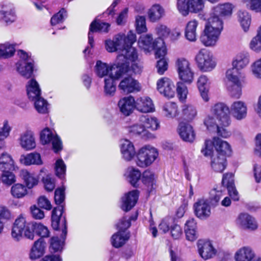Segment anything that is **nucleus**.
<instances>
[{"instance_id": "f257e3e1", "label": "nucleus", "mask_w": 261, "mask_h": 261, "mask_svg": "<svg viewBox=\"0 0 261 261\" xmlns=\"http://www.w3.org/2000/svg\"><path fill=\"white\" fill-rule=\"evenodd\" d=\"M33 227L36 232L41 238L49 236L48 228L41 223H36L35 225L27 221L25 218L22 215H20L15 221L12 229L11 235L16 241H19L22 234L30 239H34Z\"/></svg>"}, {"instance_id": "f03ea898", "label": "nucleus", "mask_w": 261, "mask_h": 261, "mask_svg": "<svg viewBox=\"0 0 261 261\" xmlns=\"http://www.w3.org/2000/svg\"><path fill=\"white\" fill-rule=\"evenodd\" d=\"M63 207L58 206L54 208L51 215V226L55 230H62L61 239L58 237L50 239V250L51 252H61L63 248L64 240L67 234V226L65 218H62Z\"/></svg>"}, {"instance_id": "7ed1b4c3", "label": "nucleus", "mask_w": 261, "mask_h": 261, "mask_svg": "<svg viewBox=\"0 0 261 261\" xmlns=\"http://www.w3.org/2000/svg\"><path fill=\"white\" fill-rule=\"evenodd\" d=\"M223 21L216 17H209L207 19V22L200 38L204 46L211 47L216 45L223 30Z\"/></svg>"}, {"instance_id": "20e7f679", "label": "nucleus", "mask_w": 261, "mask_h": 261, "mask_svg": "<svg viewBox=\"0 0 261 261\" xmlns=\"http://www.w3.org/2000/svg\"><path fill=\"white\" fill-rule=\"evenodd\" d=\"M136 40V36L132 31H129L126 35V42L124 47L121 49L117 56V61L135 62L138 59V54L136 49L132 46Z\"/></svg>"}, {"instance_id": "39448f33", "label": "nucleus", "mask_w": 261, "mask_h": 261, "mask_svg": "<svg viewBox=\"0 0 261 261\" xmlns=\"http://www.w3.org/2000/svg\"><path fill=\"white\" fill-rule=\"evenodd\" d=\"M20 60L16 64L17 71L23 77L29 79L33 73L34 61L28 53L22 50L18 52Z\"/></svg>"}, {"instance_id": "423d86ee", "label": "nucleus", "mask_w": 261, "mask_h": 261, "mask_svg": "<svg viewBox=\"0 0 261 261\" xmlns=\"http://www.w3.org/2000/svg\"><path fill=\"white\" fill-rule=\"evenodd\" d=\"M158 156L157 150L150 145L140 148L137 154V165L142 168L146 167L156 160Z\"/></svg>"}, {"instance_id": "0eeeda50", "label": "nucleus", "mask_w": 261, "mask_h": 261, "mask_svg": "<svg viewBox=\"0 0 261 261\" xmlns=\"http://www.w3.org/2000/svg\"><path fill=\"white\" fill-rule=\"evenodd\" d=\"M195 60L199 70L202 72H210L213 70L216 63L213 56L206 49H201L195 57Z\"/></svg>"}, {"instance_id": "6e6552de", "label": "nucleus", "mask_w": 261, "mask_h": 261, "mask_svg": "<svg viewBox=\"0 0 261 261\" xmlns=\"http://www.w3.org/2000/svg\"><path fill=\"white\" fill-rule=\"evenodd\" d=\"M210 112L219 121V124L224 126H228L230 124L229 116V108L223 102H217L213 105L210 109Z\"/></svg>"}, {"instance_id": "1a4fd4ad", "label": "nucleus", "mask_w": 261, "mask_h": 261, "mask_svg": "<svg viewBox=\"0 0 261 261\" xmlns=\"http://www.w3.org/2000/svg\"><path fill=\"white\" fill-rule=\"evenodd\" d=\"M176 7L183 16H187L189 12L197 13L204 7L203 0H177Z\"/></svg>"}, {"instance_id": "9d476101", "label": "nucleus", "mask_w": 261, "mask_h": 261, "mask_svg": "<svg viewBox=\"0 0 261 261\" xmlns=\"http://www.w3.org/2000/svg\"><path fill=\"white\" fill-rule=\"evenodd\" d=\"M175 67L179 79L185 83L191 84L194 79V72L190 67V63L184 58H178L175 62Z\"/></svg>"}, {"instance_id": "9b49d317", "label": "nucleus", "mask_w": 261, "mask_h": 261, "mask_svg": "<svg viewBox=\"0 0 261 261\" xmlns=\"http://www.w3.org/2000/svg\"><path fill=\"white\" fill-rule=\"evenodd\" d=\"M204 125L210 131L216 132L218 135L222 138H227L230 136L231 133L226 127L220 124L219 121L214 115H208L204 118L203 121Z\"/></svg>"}, {"instance_id": "f8f14e48", "label": "nucleus", "mask_w": 261, "mask_h": 261, "mask_svg": "<svg viewBox=\"0 0 261 261\" xmlns=\"http://www.w3.org/2000/svg\"><path fill=\"white\" fill-rule=\"evenodd\" d=\"M197 248L200 256L204 260L213 258L217 253V249L210 241L199 240L197 242Z\"/></svg>"}, {"instance_id": "ddd939ff", "label": "nucleus", "mask_w": 261, "mask_h": 261, "mask_svg": "<svg viewBox=\"0 0 261 261\" xmlns=\"http://www.w3.org/2000/svg\"><path fill=\"white\" fill-rule=\"evenodd\" d=\"M126 39V36L125 35L119 34L116 35L112 40H106L105 47L106 50L110 53L117 51L119 54L121 49H122L124 47Z\"/></svg>"}, {"instance_id": "4468645a", "label": "nucleus", "mask_w": 261, "mask_h": 261, "mask_svg": "<svg viewBox=\"0 0 261 261\" xmlns=\"http://www.w3.org/2000/svg\"><path fill=\"white\" fill-rule=\"evenodd\" d=\"M40 140L43 144L51 142L53 149L58 152L62 149V143L57 136H54L51 131L48 128L43 129L40 134Z\"/></svg>"}, {"instance_id": "2eb2a0df", "label": "nucleus", "mask_w": 261, "mask_h": 261, "mask_svg": "<svg viewBox=\"0 0 261 261\" xmlns=\"http://www.w3.org/2000/svg\"><path fill=\"white\" fill-rule=\"evenodd\" d=\"M247 105L245 102L237 100L231 103L229 113L236 120H242L247 117Z\"/></svg>"}, {"instance_id": "dca6fc26", "label": "nucleus", "mask_w": 261, "mask_h": 261, "mask_svg": "<svg viewBox=\"0 0 261 261\" xmlns=\"http://www.w3.org/2000/svg\"><path fill=\"white\" fill-rule=\"evenodd\" d=\"M157 89L164 96L172 98L174 96L175 86L172 81L168 77H162L157 82Z\"/></svg>"}, {"instance_id": "f3484780", "label": "nucleus", "mask_w": 261, "mask_h": 261, "mask_svg": "<svg viewBox=\"0 0 261 261\" xmlns=\"http://www.w3.org/2000/svg\"><path fill=\"white\" fill-rule=\"evenodd\" d=\"M195 215L201 219L208 218L211 214V207L207 199L201 198L198 199L194 204Z\"/></svg>"}, {"instance_id": "a211bd4d", "label": "nucleus", "mask_w": 261, "mask_h": 261, "mask_svg": "<svg viewBox=\"0 0 261 261\" xmlns=\"http://www.w3.org/2000/svg\"><path fill=\"white\" fill-rule=\"evenodd\" d=\"M18 142L20 147L26 151L34 149L36 146L34 133L31 130H27L21 133Z\"/></svg>"}, {"instance_id": "6ab92c4d", "label": "nucleus", "mask_w": 261, "mask_h": 261, "mask_svg": "<svg viewBox=\"0 0 261 261\" xmlns=\"http://www.w3.org/2000/svg\"><path fill=\"white\" fill-rule=\"evenodd\" d=\"M139 197V192L133 190L126 193L121 198V209L125 211H130L136 204Z\"/></svg>"}, {"instance_id": "aec40b11", "label": "nucleus", "mask_w": 261, "mask_h": 261, "mask_svg": "<svg viewBox=\"0 0 261 261\" xmlns=\"http://www.w3.org/2000/svg\"><path fill=\"white\" fill-rule=\"evenodd\" d=\"M118 87L126 93L138 92L141 90L140 84L131 76L124 78L120 82Z\"/></svg>"}, {"instance_id": "412c9836", "label": "nucleus", "mask_w": 261, "mask_h": 261, "mask_svg": "<svg viewBox=\"0 0 261 261\" xmlns=\"http://www.w3.org/2000/svg\"><path fill=\"white\" fill-rule=\"evenodd\" d=\"M178 133L180 138L185 141L192 142L196 135L193 126L185 122H180L178 127Z\"/></svg>"}, {"instance_id": "4be33fe9", "label": "nucleus", "mask_w": 261, "mask_h": 261, "mask_svg": "<svg viewBox=\"0 0 261 261\" xmlns=\"http://www.w3.org/2000/svg\"><path fill=\"white\" fill-rule=\"evenodd\" d=\"M236 223L244 229L255 230L257 224L255 219L247 213L240 214L236 219Z\"/></svg>"}, {"instance_id": "5701e85b", "label": "nucleus", "mask_w": 261, "mask_h": 261, "mask_svg": "<svg viewBox=\"0 0 261 261\" xmlns=\"http://www.w3.org/2000/svg\"><path fill=\"white\" fill-rule=\"evenodd\" d=\"M110 24L108 23L93 21L90 24L88 33V42L91 47L94 45L93 33L96 32L107 33L109 30Z\"/></svg>"}, {"instance_id": "b1692460", "label": "nucleus", "mask_w": 261, "mask_h": 261, "mask_svg": "<svg viewBox=\"0 0 261 261\" xmlns=\"http://www.w3.org/2000/svg\"><path fill=\"white\" fill-rule=\"evenodd\" d=\"M120 147L123 159L127 161L132 160L136 154V150L133 143L127 139L122 140Z\"/></svg>"}, {"instance_id": "393cba45", "label": "nucleus", "mask_w": 261, "mask_h": 261, "mask_svg": "<svg viewBox=\"0 0 261 261\" xmlns=\"http://www.w3.org/2000/svg\"><path fill=\"white\" fill-rule=\"evenodd\" d=\"M232 6L231 4L229 3L220 4L213 8L210 17H216L223 21L221 17L230 15L232 13Z\"/></svg>"}, {"instance_id": "a878e982", "label": "nucleus", "mask_w": 261, "mask_h": 261, "mask_svg": "<svg viewBox=\"0 0 261 261\" xmlns=\"http://www.w3.org/2000/svg\"><path fill=\"white\" fill-rule=\"evenodd\" d=\"M120 112L125 116L129 115L135 108V100L133 96L124 97L118 103Z\"/></svg>"}, {"instance_id": "bb28decb", "label": "nucleus", "mask_w": 261, "mask_h": 261, "mask_svg": "<svg viewBox=\"0 0 261 261\" xmlns=\"http://www.w3.org/2000/svg\"><path fill=\"white\" fill-rule=\"evenodd\" d=\"M213 145L216 150V153L225 157L230 155L231 148L230 144L227 141L222 140L218 137H214Z\"/></svg>"}, {"instance_id": "cd10ccee", "label": "nucleus", "mask_w": 261, "mask_h": 261, "mask_svg": "<svg viewBox=\"0 0 261 261\" xmlns=\"http://www.w3.org/2000/svg\"><path fill=\"white\" fill-rule=\"evenodd\" d=\"M117 64L111 65V72L110 75L115 79H118L126 74L129 70V62L117 61Z\"/></svg>"}, {"instance_id": "c85d7f7f", "label": "nucleus", "mask_w": 261, "mask_h": 261, "mask_svg": "<svg viewBox=\"0 0 261 261\" xmlns=\"http://www.w3.org/2000/svg\"><path fill=\"white\" fill-rule=\"evenodd\" d=\"M227 166L226 157L217 153L212 154L211 156V166L216 172H222Z\"/></svg>"}, {"instance_id": "c756f323", "label": "nucleus", "mask_w": 261, "mask_h": 261, "mask_svg": "<svg viewBox=\"0 0 261 261\" xmlns=\"http://www.w3.org/2000/svg\"><path fill=\"white\" fill-rule=\"evenodd\" d=\"M185 232L186 239L189 241H194L198 237L197 223L193 218L188 220L185 225Z\"/></svg>"}, {"instance_id": "7c9ffc66", "label": "nucleus", "mask_w": 261, "mask_h": 261, "mask_svg": "<svg viewBox=\"0 0 261 261\" xmlns=\"http://www.w3.org/2000/svg\"><path fill=\"white\" fill-rule=\"evenodd\" d=\"M135 108L142 113L151 112L154 110L152 100L148 97H141L135 101Z\"/></svg>"}, {"instance_id": "2f4dec72", "label": "nucleus", "mask_w": 261, "mask_h": 261, "mask_svg": "<svg viewBox=\"0 0 261 261\" xmlns=\"http://www.w3.org/2000/svg\"><path fill=\"white\" fill-rule=\"evenodd\" d=\"M254 257V251L249 246L240 248L234 254V259L236 261H251Z\"/></svg>"}, {"instance_id": "473e14b6", "label": "nucleus", "mask_w": 261, "mask_h": 261, "mask_svg": "<svg viewBox=\"0 0 261 261\" xmlns=\"http://www.w3.org/2000/svg\"><path fill=\"white\" fill-rule=\"evenodd\" d=\"M199 24L197 20L194 19L189 21L185 28V35L187 40L194 42L197 39V29Z\"/></svg>"}, {"instance_id": "72a5a7b5", "label": "nucleus", "mask_w": 261, "mask_h": 261, "mask_svg": "<svg viewBox=\"0 0 261 261\" xmlns=\"http://www.w3.org/2000/svg\"><path fill=\"white\" fill-rule=\"evenodd\" d=\"M19 161L25 166L31 165H41L43 164L40 154L36 152H31L25 155H21Z\"/></svg>"}, {"instance_id": "f704fd0d", "label": "nucleus", "mask_w": 261, "mask_h": 261, "mask_svg": "<svg viewBox=\"0 0 261 261\" xmlns=\"http://www.w3.org/2000/svg\"><path fill=\"white\" fill-rule=\"evenodd\" d=\"M157 39L153 41L152 36L151 34L142 35L138 40L139 47L145 51L149 52L154 48Z\"/></svg>"}, {"instance_id": "c9c22d12", "label": "nucleus", "mask_w": 261, "mask_h": 261, "mask_svg": "<svg viewBox=\"0 0 261 261\" xmlns=\"http://www.w3.org/2000/svg\"><path fill=\"white\" fill-rule=\"evenodd\" d=\"M208 79L205 75H202L199 76L197 81V87L200 93L201 97L205 102H207L209 99Z\"/></svg>"}, {"instance_id": "e433bc0d", "label": "nucleus", "mask_w": 261, "mask_h": 261, "mask_svg": "<svg viewBox=\"0 0 261 261\" xmlns=\"http://www.w3.org/2000/svg\"><path fill=\"white\" fill-rule=\"evenodd\" d=\"M250 62V55L247 52H242L236 55L234 58L232 65V67L238 70L245 68Z\"/></svg>"}, {"instance_id": "4c0bfd02", "label": "nucleus", "mask_w": 261, "mask_h": 261, "mask_svg": "<svg viewBox=\"0 0 261 261\" xmlns=\"http://www.w3.org/2000/svg\"><path fill=\"white\" fill-rule=\"evenodd\" d=\"M27 94L31 100H34L41 97V89L38 82L32 79L28 82L27 85Z\"/></svg>"}, {"instance_id": "58836bf2", "label": "nucleus", "mask_w": 261, "mask_h": 261, "mask_svg": "<svg viewBox=\"0 0 261 261\" xmlns=\"http://www.w3.org/2000/svg\"><path fill=\"white\" fill-rule=\"evenodd\" d=\"M1 19L6 23H11L15 21V15L13 7L11 4H6L3 5L0 11Z\"/></svg>"}, {"instance_id": "ea45409f", "label": "nucleus", "mask_w": 261, "mask_h": 261, "mask_svg": "<svg viewBox=\"0 0 261 261\" xmlns=\"http://www.w3.org/2000/svg\"><path fill=\"white\" fill-rule=\"evenodd\" d=\"M139 122L144 125L146 130L149 129L154 131L159 129L160 127V122L156 118L148 115H142L140 116Z\"/></svg>"}, {"instance_id": "a19ab883", "label": "nucleus", "mask_w": 261, "mask_h": 261, "mask_svg": "<svg viewBox=\"0 0 261 261\" xmlns=\"http://www.w3.org/2000/svg\"><path fill=\"white\" fill-rule=\"evenodd\" d=\"M226 77L230 84H242L245 78L242 72L233 67L227 70Z\"/></svg>"}, {"instance_id": "79ce46f5", "label": "nucleus", "mask_w": 261, "mask_h": 261, "mask_svg": "<svg viewBox=\"0 0 261 261\" xmlns=\"http://www.w3.org/2000/svg\"><path fill=\"white\" fill-rule=\"evenodd\" d=\"M15 165L11 155L7 152H3L0 155V170H14Z\"/></svg>"}, {"instance_id": "37998d69", "label": "nucleus", "mask_w": 261, "mask_h": 261, "mask_svg": "<svg viewBox=\"0 0 261 261\" xmlns=\"http://www.w3.org/2000/svg\"><path fill=\"white\" fill-rule=\"evenodd\" d=\"M45 244L42 238H40L35 241L31 249L30 258L35 259L43 255L45 252Z\"/></svg>"}, {"instance_id": "c03bdc74", "label": "nucleus", "mask_w": 261, "mask_h": 261, "mask_svg": "<svg viewBox=\"0 0 261 261\" xmlns=\"http://www.w3.org/2000/svg\"><path fill=\"white\" fill-rule=\"evenodd\" d=\"M129 237V233L119 230L112 236L111 243L114 247L119 248L125 244Z\"/></svg>"}, {"instance_id": "a18cd8bd", "label": "nucleus", "mask_w": 261, "mask_h": 261, "mask_svg": "<svg viewBox=\"0 0 261 261\" xmlns=\"http://www.w3.org/2000/svg\"><path fill=\"white\" fill-rule=\"evenodd\" d=\"M148 15L150 21L154 22L163 17L165 15V10L161 5L155 4L149 9Z\"/></svg>"}, {"instance_id": "49530a36", "label": "nucleus", "mask_w": 261, "mask_h": 261, "mask_svg": "<svg viewBox=\"0 0 261 261\" xmlns=\"http://www.w3.org/2000/svg\"><path fill=\"white\" fill-rule=\"evenodd\" d=\"M231 177V174H224L222 182L223 185L227 187L228 192L230 197L234 201H238L239 199V193L234 187V183L227 181V177Z\"/></svg>"}, {"instance_id": "de8ad7c7", "label": "nucleus", "mask_w": 261, "mask_h": 261, "mask_svg": "<svg viewBox=\"0 0 261 261\" xmlns=\"http://www.w3.org/2000/svg\"><path fill=\"white\" fill-rule=\"evenodd\" d=\"M181 112L184 119L188 122L193 120L197 115L196 108L191 105H184Z\"/></svg>"}, {"instance_id": "09e8293b", "label": "nucleus", "mask_w": 261, "mask_h": 261, "mask_svg": "<svg viewBox=\"0 0 261 261\" xmlns=\"http://www.w3.org/2000/svg\"><path fill=\"white\" fill-rule=\"evenodd\" d=\"M156 176L149 170H145L142 174V182L148 187L150 190L155 187Z\"/></svg>"}, {"instance_id": "8fccbe9b", "label": "nucleus", "mask_w": 261, "mask_h": 261, "mask_svg": "<svg viewBox=\"0 0 261 261\" xmlns=\"http://www.w3.org/2000/svg\"><path fill=\"white\" fill-rule=\"evenodd\" d=\"M125 176L130 184L135 187L140 179L141 173L138 169L130 167L127 169Z\"/></svg>"}, {"instance_id": "3c124183", "label": "nucleus", "mask_w": 261, "mask_h": 261, "mask_svg": "<svg viewBox=\"0 0 261 261\" xmlns=\"http://www.w3.org/2000/svg\"><path fill=\"white\" fill-rule=\"evenodd\" d=\"M238 20L245 32H247L250 27L251 23V16L249 13L245 11H239L238 13Z\"/></svg>"}, {"instance_id": "603ef678", "label": "nucleus", "mask_w": 261, "mask_h": 261, "mask_svg": "<svg viewBox=\"0 0 261 261\" xmlns=\"http://www.w3.org/2000/svg\"><path fill=\"white\" fill-rule=\"evenodd\" d=\"M20 175L29 189L32 188L38 184V180L34 175L26 170L21 171Z\"/></svg>"}, {"instance_id": "864d4df0", "label": "nucleus", "mask_w": 261, "mask_h": 261, "mask_svg": "<svg viewBox=\"0 0 261 261\" xmlns=\"http://www.w3.org/2000/svg\"><path fill=\"white\" fill-rule=\"evenodd\" d=\"M95 72L99 77H104L111 72V66L101 61H98L95 65Z\"/></svg>"}, {"instance_id": "5fc2aeb1", "label": "nucleus", "mask_w": 261, "mask_h": 261, "mask_svg": "<svg viewBox=\"0 0 261 261\" xmlns=\"http://www.w3.org/2000/svg\"><path fill=\"white\" fill-rule=\"evenodd\" d=\"M11 130V128L8 121H4L3 126L0 127V149L5 147V140L9 136Z\"/></svg>"}, {"instance_id": "6e6d98bb", "label": "nucleus", "mask_w": 261, "mask_h": 261, "mask_svg": "<svg viewBox=\"0 0 261 261\" xmlns=\"http://www.w3.org/2000/svg\"><path fill=\"white\" fill-rule=\"evenodd\" d=\"M34 107L36 111L40 114H46L48 111V103L42 97L34 99Z\"/></svg>"}, {"instance_id": "4d7b16f0", "label": "nucleus", "mask_w": 261, "mask_h": 261, "mask_svg": "<svg viewBox=\"0 0 261 261\" xmlns=\"http://www.w3.org/2000/svg\"><path fill=\"white\" fill-rule=\"evenodd\" d=\"M113 77L109 75L105 79L104 91L108 96H112L116 91V85Z\"/></svg>"}, {"instance_id": "13d9d810", "label": "nucleus", "mask_w": 261, "mask_h": 261, "mask_svg": "<svg viewBox=\"0 0 261 261\" xmlns=\"http://www.w3.org/2000/svg\"><path fill=\"white\" fill-rule=\"evenodd\" d=\"M129 132L137 135H141L143 136H147V137H152L153 135L147 131L144 125L140 122L130 126L129 127Z\"/></svg>"}, {"instance_id": "bf43d9fd", "label": "nucleus", "mask_w": 261, "mask_h": 261, "mask_svg": "<svg viewBox=\"0 0 261 261\" xmlns=\"http://www.w3.org/2000/svg\"><path fill=\"white\" fill-rule=\"evenodd\" d=\"M165 115L168 117L173 118L178 114V107L176 103L168 102L163 107Z\"/></svg>"}, {"instance_id": "052dcab7", "label": "nucleus", "mask_w": 261, "mask_h": 261, "mask_svg": "<svg viewBox=\"0 0 261 261\" xmlns=\"http://www.w3.org/2000/svg\"><path fill=\"white\" fill-rule=\"evenodd\" d=\"M11 191L12 195L17 198H22L27 194V190L25 187L20 184L13 186Z\"/></svg>"}, {"instance_id": "680f3d73", "label": "nucleus", "mask_w": 261, "mask_h": 261, "mask_svg": "<svg viewBox=\"0 0 261 261\" xmlns=\"http://www.w3.org/2000/svg\"><path fill=\"white\" fill-rule=\"evenodd\" d=\"M242 84H228L227 89L230 96L239 98L242 95Z\"/></svg>"}, {"instance_id": "e2e57ef3", "label": "nucleus", "mask_w": 261, "mask_h": 261, "mask_svg": "<svg viewBox=\"0 0 261 261\" xmlns=\"http://www.w3.org/2000/svg\"><path fill=\"white\" fill-rule=\"evenodd\" d=\"M153 50H155V54L156 57H163V58H164V57L166 54V49L165 46V42L162 39H157Z\"/></svg>"}, {"instance_id": "0e129e2a", "label": "nucleus", "mask_w": 261, "mask_h": 261, "mask_svg": "<svg viewBox=\"0 0 261 261\" xmlns=\"http://www.w3.org/2000/svg\"><path fill=\"white\" fill-rule=\"evenodd\" d=\"M246 7L256 12H261V0H242Z\"/></svg>"}, {"instance_id": "69168bd1", "label": "nucleus", "mask_w": 261, "mask_h": 261, "mask_svg": "<svg viewBox=\"0 0 261 261\" xmlns=\"http://www.w3.org/2000/svg\"><path fill=\"white\" fill-rule=\"evenodd\" d=\"M136 29L138 33L141 34L147 31L146 19L144 16H137L136 17Z\"/></svg>"}, {"instance_id": "338daca9", "label": "nucleus", "mask_w": 261, "mask_h": 261, "mask_svg": "<svg viewBox=\"0 0 261 261\" xmlns=\"http://www.w3.org/2000/svg\"><path fill=\"white\" fill-rule=\"evenodd\" d=\"M67 17L66 11L64 9H62L59 12L55 14L50 19L52 25H55L62 22Z\"/></svg>"}, {"instance_id": "774afa93", "label": "nucleus", "mask_w": 261, "mask_h": 261, "mask_svg": "<svg viewBox=\"0 0 261 261\" xmlns=\"http://www.w3.org/2000/svg\"><path fill=\"white\" fill-rule=\"evenodd\" d=\"M11 170H6V171H2V182L7 185L10 186L15 182L16 178L15 175L11 172Z\"/></svg>"}]
</instances>
